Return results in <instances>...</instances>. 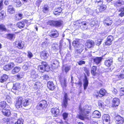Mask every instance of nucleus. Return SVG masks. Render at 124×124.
Returning <instances> with one entry per match:
<instances>
[{
  "label": "nucleus",
  "mask_w": 124,
  "mask_h": 124,
  "mask_svg": "<svg viewBox=\"0 0 124 124\" xmlns=\"http://www.w3.org/2000/svg\"><path fill=\"white\" fill-rule=\"evenodd\" d=\"M31 66V63L30 62L25 63L23 66V68L25 70H27Z\"/></svg>",
  "instance_id": "27"
},
{
  "label": "nucleus",
  "mask_w": 124,
  "mask_h": 124,
  "mask_svg": "<svg viewBox=\"0 0 124 124\" xmlns=\"http://www.w3.org/2000/svg\"><path fill=\"white\" fill-rule=\"evenodd\" d=\"M93 117L99 118L100 117L101 115L98 111L95 110L93 112Z\"/></svg>",
  "instance_id": "29"
},
{
  "label": "nucleus",
  "mask_w": 124,
  "mask_h": 124,
  "mask_svg": "<svg viewBox=\"0 0 124 124\" xmlns=\"http://www.w3.org/2000/svg\"><path fill=\"white\" fill-rule=\"evenodd\" d=\"M124 95V88H121L120 89L119 96H120Z\"/></svg>",
  "instance_id": "50"
},
{
  "label": "nucleus",
  "mask_w": 124,
  "mask_h": 124,
  "mask_svg": "<svg viewBox=\"0 0 124 124\" xmlns=\"http://www.w3.org/2000/svg\"><path fill=\"white\" fill-rule=\"evenodd\" d=\"M94 2L96 4L99 6H100L103 4V0H94Z\"/></svg>",
  "instance_id": "39"
},
{
  "label": "nucleus",
  "mask_w": 124,
  "mask_h": 124,
  "mask_svg": "<svg viewBox=\"0 0 124 124\" xmlns=\"http://www.w3.org/2000/svg\"><path fill=\"white\" fill-rule=\"evenodd\" d=\"M38 68L40 72H43L45 71H48L50 70V67L47 63L45 62H43L41 65L39 66Z\"/></svg>",
  "instance_id": "2"
},
{
  "label": "nucleus",
  "mask_w": 124,
  "mask_h": 124,
  "mask_svg": "<svg viewBox=\"0 0 124 124\" xmlns=\"http://www.w3.org/2000/svg\"><path fill=\"white\" fill-rule=\"evenodd\" d=\"M2 112L3 114L5 116H8L11 114L10 112L9 109H3Z\"/></svg>",
  "instance_id": "26"
},
{
  "label": "nucleus",
  "mask_w": 124,
  "mask_h": 124,
  "mask_svg": "<svg viewBox=\"0 0 124 124\" xmlns=\"http://www.w3.org/2000/svg\"><path fill=\"white\" fill-rule=\"evenodd\" d=\"M107 40L112 42L113 39V37L111 36H108L107 39Z\"/></svg>",
  "instance_id": "57"
},
{
  "label": "nucleus",
  "mask_w": 124,
  "mask_h": 124,
  "mask_svg": "<svg viewBox=\"0 0 124 124\" xmlns=\"http://www.w3.org/2000/svg\"><path fill=\"white\" fill-rule=\"evenodd\" d=\"M20 70L19 67H15L12 71V72L13 74H15L16 73L18 72Z\"/></svg>",
  "instance_id": "38"
},
{
  "label": "nucleus",
  "mask_w": 124,
  "mask_h": 124,
  "mask_svg": "<svg viewBox=\"0 0 124 124\" xmlns=\"http://www.w3.org/2000/svg\"><path fill=\"white\" fill-rule=\"evenodd\" d=\"M84 70L86 74L88 76H89L90 75V73L88 69L86 68H85L84 69Z\"/></svg>",
  "instance_id": "59"
},
{
  "label": "nucleus",
  "mask_w": 124,
  "mask_h": 124,
  "mask_svg": "<svg viewBox=\"0 0 124 124\" xmlns=\"http://www.w3.org/2000/svg\"><path fill=\"white\" fill-rule=\"evenodd\" d=\"M97 70V67L96 66H93L91 69V74L95 76L97 72H96Z\"/></svg>",
  "instance_id": "32"
},
{
  "label": "nucleus",
  "mask_w": 124,
  "mask_h": 124,
  "mask_svg": "<svg viewBox=\"0 0 124 124\" xmlns=\"http://www.w3.org/2000/svg\"><path fill=\"white\" fill-rule=\"evenodd\" d=\"M4 12L2 11L0 13V21L2 20L4 18Z\"/></svg>",
  "instance_id": "55"
},
{
  "label": "nucleus",
  "mask_w": 124,
  "mask_h": 124,
  "mask_svg": "<svg viewBox=\"0 0 124 124\" xmlns=\"http://www.w3.org/2000/svg\"><path fill=\"white\" fill-rule=\"evenodd\" d=\"M16 46L17 45V47L19 49H22L24 46V42L21 41L18 42H16Z\"/></svg>",
  "instance_id": "17"
},
{
  "label": "nucleus",
  "mask_w": 124,
  "mask_h": 124,
  "mask_svg": "<svg viewBox=\"0 0 124 124\" xmlns=\"http://www.w3.org/2000/svg\"><path fill=\"white\" fill-rule=\"evenodd\" d=\"M51 112L54 116H57L59 115V110L56 108L52 109Z\"/></svg>",
  "instance_id": "16"
},
{
  "label": "nucleus",
  "mask_w": 124,
  "mask_h": 124,
  "mask_svg": "<svg viewBox=\"0 0 124 124\" xmlns=\"http://www.w3.org/2000/svg\"><path fill=\"white\" fill-rule=\"evenodd\" d=\"M49 35L51 37L56 38L58 37L59 35L58 32L55 29H53L51 31L49 34Z\"/></svg>",
  "instance_id": "7"
},
{
  "label": "nucleus",
  "mask_w": 124,
  "mask_h": 124,
  "mask_svg": "<svg viewBox=\"0 0 124 124\" xmlns=\"http://www.w3.org/2000/svg\"><path fill=\"white\" fill-rule=\"evenodd\" d=\"M103 124H109L110 121V117L109 115L107 114L104 115L102 117Z\"/></svg>",
  "instance_id": "8"
},
{
  "label": "nucleus",
  "mask_w": 124,
  "mask_h": 124,
  "mask_svg": "<svg viewBox=\"0 0 124 124\" xmlns=\"http://www.w3.org/2000/svg\"><path fill=\"white\" fill-rule=\"evenodd\" d=\"M86 12L87 15L89 14L90 15H92L93 13V11L89 8H88L86 10Z\"/></svg>",
  "instance_id": "43"
},
{
  "label": "nucleus",
  "mask_w": 124,
  "mask_h": 124,
  "mask_svg": "<svg viewBox=\"0 0 124 124\" xmlns=\"http://www.w3.org/2000/svg\"><path fill=\"white\" fill-rule=\"evenodd\" d=\"M27 56L29 58H31L33 57V54L31 52L28 51L27 52Z\"/></svg>",
  "instance_id": "58"
},
{
  "label": "nucleus",
  "mask_w": 124,
  "mask_h": 124,
  "mask_svg": "<svg viewBox=\"0 0 124 124\" xmlns=\"http://www.w3.org/2000/svg\"><path fill=\"white\" fill-rule=\"evenodd\" d=\"M29 101L27 99H26L25 100L23 104V105L24 107L27 106L28 105H29Z\"/></svg>",
  "instance_id": "51"
},
{
  "label": "nucleus",
  "mask_w": 124,
  "mask_h": 124,
  "mask_svg": "<svg viewBox=\"0 0 124 124\" xmlns=\"http://www.w3.org/2000/svg\"><path fill=\"white\" fill-rule=\"evenodd\" d=\"M49 54L47 51H42L40 53V57L41 58L46 59L49 57Z\"/></svg>",
  "instance_id": "11"
},
{
  "label": "nucleus",
  "mask_w": 124,
  "mask_h": 124,
  "mask_svg": "<svg viewBox=\"0 0 124 124\" xmlns=\"http://www.w3.org/2000/svg\"><path fill=\"white\" fill-rule=\"evenodd\" d=\"M120 104V100L117 98H115L112 100V106L113 107L118 106Z\"/></svg>",
  "instance_id": "9"
},
{
  "label": "nucleus",
  "mask_w": 124,
  "mask_h": 124,
  "mask_svg": "<svg viewBox=\"0 0 124 124\" xmlns=\"http://www.w3.org/2000/svg\"><path fill=\"white\" fill-rule=\"evenodd\" d=\"M42 46L44 48H45L47 47L48 45L46 41L43 42L42 43Z\"/></svg>",
  "instance_id": "54"
},
{
  "label": "nucleus",
  "mask_w": 124,
  "mask_h": 124,
  "mask_svg": "<svg viewBox=\"0 0 124 124\" xmlns=\"http://www.w3.org/2000/svg\"><path fill=\"white\" fill-rule=\"evenodd\" d=\"M62 11V9L61 8H55L54 10V13L55 15H59Z\"/></svg>",
  "instance_id": "24"
},
{
  "label": "nucleus",
  "mask_w": 124,
  "mask_h": 124,
  "mask_svg": "<svg viewBox=\"0 0 124 124\" xmlns=\"http://www.w3.org/2000/svg\"><path fill=\"white\" fill-rule=\"evenodd\" d=\"M79 39H76L75 40L73 41L72 44L73 46L75 48H78L77 49L78 52L80 53L82 52L83 50V49L82 48L83 46V45L79 43Z\"/></svg>",
  "instance_id": "3"
},
{
  "label": "nucleus",
  "mask_w": 124,
  "mask_h": 124,
  "mask_svg": "<svg viewBox=\"0 0 124 124\" xmlns=\"http://www.w3.org/2000/svg\"><path fill=\"white\" fill-rule=\"evenodd\" d=\"M41 85L42 84L41 83L39 82H37L34 83V85L33 86V87L34 89H37L40 88Z\"/></svg>",
  "instance_id": "28"
},
{
  "label": "nucleus",
  "mask_w": 124,
  "mask_h": 124,
  "mask_svg": "<svg viewBox=\"0 0 124 124\" xmlns=\"http://www.w3.org/2000/svg\"><path fill=\"white\" fill-rule=\"evenodd\" d=\"M41 78L43 79L47 80L49 79V77L47 75L45 74L41 77Z\"/></svg>",
  "instance_id": "48"
},
{
  "label": "nucleus",
  "mask_w": 124,
  "mask_h": 124,
  "mask_svg": "<svg viewBox=\"0 0 124 124\" xmlns=\"http://www.w3.org/2000/svg\"><path fill=\"white\" fill-rule=\"evenodd\" d=\"M70 67L69 66H67L65 68L64 70L65 72L67 73L70 70Z\"/></svg>",
  "instance_id": "56"
},
{
  "label": "nucleus",
  "mask_w": 124,
  "mask_h": 124,
  "mask_svg": "<svg viewBox=\"0 0 124 124\" xmlns=\"http://www.w3.org/2000/svg\"><path fill=\"white\" fill-rule=\"evenodd\" d=\"M42 1V0H38L36 2V5L37 6H39Z\"/></svg>",
  "instance_id": "61"
},
{
  "label": "nucleus",
  "mask_w": 124,
  "mask_h": 124,
  "mask_svg": "<svg viewBox=\"0 0 124 124\" xmlns=\"http://www.w3.org/2000/svg\"><path fill=\"white\" fill-rule=\"evenodd\" d=\"M0 30L2 31H6L7 29L4 25L3 24L0 25Z\"/></svg>",
  "instance_id": "44"
},
{
  "label": "nucleus",
  "mask_w": 124,
  "mask_h": 124,
  "mask_svg": "<svg viewBox=\"0 0 124 124\" xmlns=\"http://www.w3.org/2000/svg\"><path fill=\"white\" fill-rule=\"evenodd\" d=\"M24 75L23 73V72L20 73L17 75V77L18 79H20L23 78Z\"/></svg>",
  "instance_id": "49"
},
{
  "label": "nucleus",
  "mask_w": 124,
  "mask_h": 124,
  "mask_svg": "<svg viewBox=\"0 0 124 124\" xmlns=\"http://www.w3.org/2000/svg\"><path fill=\"white\" fill-rule=\"evenodd\" d=\"M8 78V76L6 75H4L1 76L0 82L2 83L6 82Z\"/></svg>",
  "instance_id": "31"
},
{
  "label": "nucleus",
  "mask_w": 124,
  "mask_h": 124,
  "mask_svg": "<svg viewBox=\"0 0 124 124\" xmlns=\"http://www.w3.org/2000/svg\"><path fill=\"white\" fill-rule=\"evenodd\" d=\"M94 96L95 97L97 98L98 97H100V94H99V92L97 91H96L95 93L94 94Z\"/></svg>",
  "instance_id": "60"
},
{
  "label": "nucleus",
  "mask_w": 124,
  "mask_h": 124,
  "mask_svg": "<svg viewBox=\"0 0 124 124\" xmlns=\"http://www.w3.org/2000/svg\"><path fill=\"white\" fill-rule=\"evenodd\" d=\"M47 86L49 89L51 90H53L55 88L54 85L51 81H49L48 82Z\"/></svg>",
  "instance_id": "22"
},
{
  "label": "nucleus",
  "mask_w": 124,
  "mask_h": 124,
  "mask_svg": "<svg viewBox=\"0 0 124 124\" xmlns=\"http://www.w3.org/2000/svg\"><path fill=\"white\" fill-rule=\"evenodd\" d=\"M48 11V8L47 6H45L43 8V11L45 13H47Z\"/></svg>",
  "instance_id": "52"
},
{
  "label": "nucleus",
  "mask_w": 124,
  "mask_h": 124,
  "mask_svg": "<svg viewBox=\"0 0 124 124\" xmlns=\"http://www.w3.org/2000/svg\"><path fill=\"white\" fill-rule=\"evenodd\" d=\"M115 119L116 124H122L124 121V118L119 116H116Z\"/></svg>",
  "instance_id": "12"
},
{
  "label": "nucleus",
  "mask_w": 124,
  "mask_h": 124,
  "mask_svg": "<svg viewBox=\"0 0 124 124\" xmlns=\"http://www.w3.org/2000/svg\"><path fill=\"white\" fill-rule=\"evenodd\" d=\"M94 44V42L93 41L88 40L87 41L85 45L87 48H90L93 46Z\"/></svg>",
  "instance_id": "19"
},
{
  "label": "nucleus",
  "mask_w": 124,
  "mask_h": 124,
  "mask_svg": "<svg viewBox=\"0 0 124 124\" xmlns=\"http://www.w3.org/2000/svg\"><path fill=\"white\" fill-rule=\"evenodd\" d=\"M114 6L115 7L120 6L124 4V1H117L114 2Z\"/></svg>",
  "instance_id": "33"
},
{
  "label": "nucleus",
  "mask_w": 124,
  "mask_h": 124,
  "mask_svg": "<svg viewBox=\"0 0 124 124\" xmlns=\"http://www.w3.org/2000/svg\"><path fill=\"white\" fill-rule=\"evenodd\" d=\"M113 60L111 59H108L105 60L104 64L108 67H110L112 64Z\"/></svg>",
  "instance_id": "20"
},
{
  "label": "nucleus",
  "mask_w": 124,
  "mask_h": 124,
  "mask_svg": "<svg viewBox=\"0 0 124 124\" xmlns=\"http://www.w3.org/2000/svg\"><path fill=\"white\" fill-rule=\"evenodd\" d=\"M25 23V21L18 22L17 24V25L19 28H22L24 27Z\"/></svg>",
  "instance_id": "30"
},
{
  "label": "nucleus",
  "mask_w": 124,
  "mask_h": 124,
  "mask_svg": "<svg viewBox=\"0 0 124 124\" xmlns=\"http://www.w3.org/2000/svg\"><path fill=\"white\" fill-rule=\"evenodd\" d=\"M14 66V64L13 63H10L8 65L5 66L4 67V69L6 70H9L13 68Z\"/></svg>",
  "instance_id": "18"
},
{
  "label": "nucleus",
  "mask_w": 124,
  "mask_h": 124,
  "mask_svg": "<svg viewBox=\"0 0 124 124\" xmlns=\"http://www.w3.org/2000/svg\"><path fill=\"white\" fill-rule=\"evenodd\" d=\"M106 8V6L105 5H103L100 6L99 10L100 12H102L105 10Z\"/></svg>",
  "instance_id": "42"
},
{
  "label": "nucleus",
  "mask_w": 124,
  "mask_h": 124,
  "mask_svg": "<svg viewBox=\"0 0 124 124\" xmlns=\"http://www.w3.org/2000/svg\"><path fill=\"white\" fill-rule=\"evenodd\" d=\"M15 16L16 20H21L23 18V14L21 13H18Z\"/></svg>",
  "instance_id": "34"
},
{
  "label": "nucleus",
  "mask_w": 124,
  "mask_h": 124,
  "mask_svg": "<svg viewBox=\"0 0 124 124\" xmlns=\"http://www.w3.org/2000/svg\"><path fill=\"white\" fill-rule=\"evenodd\" d=\"M106 92V91L105 89H100L99 92L100 94V97H101L104 96Z\"/></svg>",
  "instance_id": "36"
},
{
  "label": "nucleus",
  "mask_w": 124,
  "mask_h": 124,
  "mask_svg": "<svg viewBox=\"0 0 124 124\" xmlns=\"http://www.w3.org/2000/svg\"><path fill=\"white\" fill-rule=\"evenodd\" d=\"M83 82H84V90H85L86 89L88 84V81L87 80V77L85 75V76L84 79L83 80Z\"/></svg>",
  "instance_id": "21"
},
{
  "label": "nucleus",
  "mask_w": 124,
  "mask_h": 124,
  "mask_svg": "<svg viewBox=\"0 0 124 124\" xmlns=\"http://www.w3.org/2000/svg\"><path fill=\"white\" fill-rule=\"evenodd\" d=\"M23 119H20L18 120L15 123V124H23Z\"/></svg>",
  "instance_id": "53"
},
{
  "label": "nucleus",
  "mask_w": 124,
  "mask_h": 124,
  "mask_svg": "<svg viewBox=\"0 0 124 124\" xmlns=\"http://www.w3.org/2000/svg\"><path fill=\"white\" fill-rule=\"evenodd\" d=\"M112 91L113 93L115 94H116L117 93V90L114 88L112 89Z\"/></svg>",
  "instance_id": "62"
},
{
  "label": "nucleus",
  "mask_w": 124,
  "mask_h": 124,
  "mask_svg": "<svg viewBox=\"0 0 124 124\" xmlns=\"http://www.w3.org/2000/svg\"><path fill=\"white\" fill-rule=\"evenodd\" d=\"M15 1L16 4V5L17 7H19L21 6V3L19 0H15Z\"/></svg>",
  "instance_id": "46"
},
{
  "label": "nucleus",
  "mask_w": 124,
  "mask_h": 124,
  "mask_svg": "<svg viewBox=\"0 0 124 124\" xmlns=\"http://www.w3.org/2000/svg\"><path fill=\"white\" fill-rule=\"evenodd\" d=\"M31 75L32 78H33L32 80L34 81H35V79L38 78V75L34 70H32L31 71Z\"/></svg>",
  "instance_id": "23"
},
{
  "label": "nucleus",
  "mask_w": 124,
  "mask_h": 124,
  "mask_svg": "<svg viewBox=\"0 0 124 124\" xmlns=\"http://www.w3.org/2000/svg\"><path fill=\"white\" fill-rule=\"evenodd\" d=\"M52 49L56 51L58 49V45L56 43H54L52 45Z\"/></svg>",
  "instance_id": "41"
},
{
  "label": "nucleus",
  "mask_w": 124,
  "mask_h": 124,
  "mask_svg": "<svg viewBox=\"0 0 124 124\" xmlns=\"http://www.w3.org/2000/svg\"><path fill=\"white\" fill-rule=\"evenodd\" d=\"M63 23V22L61 21H54L50 20L47 22L48 24L49 25L58 27H59L62 25Z\"/></svg>",
  "instance_id": "6"
},
{
  "label": "nucleus",
  "mask_w": 124,
  "mask_h": 124,
  "mask_svg": "<svg viewBox=\"0 0 124 124\" xmlns=\"http://www.w3.org/2000/svg\"><path fill=\"white\" fill-rule=\"evenodd\" d=\"M6 106V103L5 101H3L0 102V107L3 109H4Z\"/></svg>",
  "instance_id": "40"
},
{
  "label": "nucleus",
  "mask_w": 124,
  "mask_h": 124,
  "mask_svg": "<svg viewBox=\"0 0 124 124\" xmlns=\"http://www.w3.org/2000/svg\"><path fill=\"white\" fill-rule=\"evenodd\" d=\"M48 105L47 101L45 100H43L40 101L37 105V108L39 110H41L46 108Z\"/></svg>",
  "instance_id": "4"
},
{
  "label": "nucleus",
  "mask_w": 124,
  "mask_h": 124,
  "mask_svg": "<svg viewBox=\"0 0 124 124\" xmlns=\"http://www.w3.org/2000/svg\"><path fill=\"white\" fill-rule=\"evenodd\" d=\"M102 40V39H101L99 40L98 39V41L96 45L98 46L100 45L101 43Z\"/></svg>",
  "instance_id": "64"
},
{
  "label": "nucleus",
  "mask_w": 124,
  "mask_h": 124,
  "mask_svg": "<svg viewBox=\"0 0 124 124\" xmlns=\"http://www.w3.org/2000/svg\"><path fill=\"white\" fill-rule=\"evenodd\" d=\"M68 100H70L68 98L67 94L65 93L64 95V99L63 100V103L62 104V106L63 107L66 108L68 105Z\"/></svg>",
  "instance_id": "10"
},
{
  "label": "nucleus",
  "mask_w": 124,
  "mask_h": 124,
  "mask_svg": "<svg viewBox=\"0 0 124 124\" xmlns=\"http://www.w3.org/2000/svg\"><path fill=\"white\" fill-rule=\"evenodd\" d=\"M15 61L18 63H21L22 62V59L21 57H18L15 59Z\"/></svg>",
  "instance_id": "45"
},
{
  "label": "nucleus",
  "mask_w": 124,
  "mask_h": 124,
  "mask_svg": "<svg viewBox=\"0 0 124 124\" xmlns=\"http://www.w3.org/2000/svg\"><path fill=\"white\" fill-rule=\"evenodd\" d=\"M103 22L105 25L108 26L111 25L112 21L111 19L109 17H107L105 19Z\"/></svg>",
  "instance_id": "13"
},
{
  "label": "nucleus",
  "mask_w": 124,
  "mask_h": 124,
  "mask_svg": "<svg viewBox=\"0 0 124 124\" xmlns=\"http://www.w3.org/2000/svg\"><path fill=\"white\" fill-rule=\"evenodd\" d=\"M23 98L21 97H17L15 102V105L17 109H19L22 107Z\"/></svg>",
  "instance_id": "5"
},
{
  "label": "nucleus",
  "mask_w": 124,
  "mask_h": 124,
  "mask_svg": "<svg viewBox=\"0 0 124 124\" xmlns=\"http://www.w3.org/2000/svg\"><path fill=\"white\" fill-rule=\"evenodd\" d=\"M102 59L101 57H96L93 59L94 62L96 64H99L101 61Z\"/></svg>",
  "instance_id": "25"
},
{
  "label": "nucleus",
  "mask_w": 124,
  "mask_h": 124,
  "mask_svg": "<svg viewBox=\"0 0 124 124\" xmlns=\"http://www.w3.org/2000/svg\"><path fill=\"white\" fill-rule=\"evenodd\" d=\"M8 12L10 14H14L15 12V9L12 5H9L8 8Z\"/></svg>",
  "instance_id": "14"
},
{
  "label": "nucleus",
  "mask_w": 124,
  "mask_h": 124,
  "mask_svg": "<svg viewBox=\"0 0 124 124\" xmlns=\"http://www.w3.org/2000/svg\"><path fill=\"white\" fill-rule=\"evenodd\" d=\"M80 111L79 114L77 115V117L82 120H84L86 118V116H88V115L90 112V110L91 107L88 105H86L84 107V109L79 108Z\"/></svg>",
  "instance_id": "1"
},
{
  "label": "nucleus",
  "mask_w": 124,
  "mask_h": 124,
  "mask_svg": "<svg viewBox=\"0 0 124 124\" xmlns=\"http://www.w3.org/2000/svg\"><path fill=\"white\" fill-rule=\"evenodd\" d=\"M20 84L19 83H16L14 84L13 89L15 90H18L20 88Z\"/></svg>",
  "instance_id": "35"
},
{
  "label": "nucleus",
  "mask_w": 124,
  "mask_h": 124,
  "mask_svg": "<svg viewBox=\"0 0 124 124\" xmlns=\"http://www.w3.org/2000/svg\"><path fill=\"white\" fill-rule=\"evenodd\" d=\"M116 78H118V80H120L121 79L124 78V74L122 73V74H121L119 76H116Z\"/></svg>",
  "instance_id": "47"
},
{
  "label": "nucleus",
  "mask_w": 124,
  "mask_h": 124,
  "mask_svg": "<svg viewBox=\"0 0 124 124\" xmlns=\"http://www.w3.org/2000/svg\"><path fill=\"white\" fill-rule=\"evenodd\" d=\"M6 35V38L11 41L14 40L15 38L16 35L14 33H8Z\"/></svg>",
  "instance_id": "15"
},
{
  "label": "nucleus",
  "mask_w": 124,
  "mask_h": 124,
  "mask_svg": "<svg viewBox=\"0 0 124 124\" xmlns=\"http://www.w3.org/2000/svg\"><path fill=\"white\" fill-rule=\"evenodd\" d=\"M68 114L66 113H64L63 114V119L64 120H65V119L67 118L68 117Z\"/></svg>",
  "instance_id": "63"
},
{
  "label": "nucleus",
  "mask_w": 124,
  "mask_h": 124,
  "mask_svg": "<svg viewBox=\"0 0 124 124\" xmlns=\"http://www.w3.org/2000/svg\"><path fill=\"white\" fill-rule=\"evenodd\" d=\"M61 85L63 88L66 86V79L65 78H64L61 80Z\"/></svg>",
  "instance_id": "37"
}]
</instances>
